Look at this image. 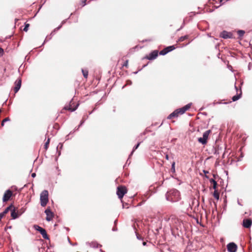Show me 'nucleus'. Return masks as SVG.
Listing matches in <instances>:
<instances>
[{
  "mask_svg": "<svg viewBox=\"0 0 252 252\" xmlns=\"http://www.w3.org/2000/svg\"><path fill=\"white\" fill-rule=\"evenodd\" d=\"M166 199L172 202L178 201L181 199L179 191L176 189H172L167 191L166 194Z\"/></svg>",
  "mask_w": 252,
  "mask_h": 252,
  "instance_id": "f257e3e1",
  "label": "nucleus"
},
{
  "mask_svg": "<svg viewBox=\"0 0 252 252\" xmlns=\"http://www.w3.org/2000/svg\"><path fill=\"white\" fill-rule=\"evenodd\" d=\"M190 106L191 104L189 103L183 107L182 108L175 110L167 117V119H170L172 118H177L179 116V115L183 114L186 111L190 108Z\"/></svg>",
  "mask_w": 252,
  "mask_h": 252,
  "instance_id": "f03ea898",
  "label": "nucleus"
},
{
  "mask_svg": "<svg viewBox=\"0 0 252 252\" xmlns=\"http://www.w3.org/2000/svg\"><path fill=\"white\" fill-rule=\"evenodd\" d=\"M40 201L41 206L44 207L48 202V191L47 190H44L40 194Z\"/></svg>",
  "mask_w": 252,
  "mask_h": 252,
  "instance_id": "7ed1b4c3",
  "label": "nucleus"
},
{
  "mask_svg": "<svg viewBox=\"0 0 252 252\" xmlns=\"http://www.w3.org/2000/svg\"><path fill=\"white\" fill-rule=\"evenodd\" d=\"M127 192L126 188L124 186H119L117 188V194L118 197L122 199Z\"/></svg>",
  "mask_w": 252,
  "mask_h": 252,
  "instance_id": "20e7f679",
  "label": "nucleus"
},
{
  "mask_svg": "<svg viewBox=\"0 0 252 252\" xmlns=\"http://www.w3.org/2000/svg\"><path fill=\"white\" fill-rule=\"evenodd\" d=\"M210 132V130H208L205 131L203 134V137H200L198 139V142L203 145L206 144L207 142V139Z\"/></svg>",
  "mask_w": 252,
  "mask_h": 252,
  "instance_id": "39448f33",
  "label": "nucleus"
},
{
  "mask_svg": "<svg viewBox=\"0 0 252 252\" xmlns=\"http://www.w3.org/2000/svg\"><path fill=\"white\" fill-rule=\"evenodd\" d=\"M33 227L36 230L39 231L40 233V234L42 236V237L44 239H47V240H48L49 239L45 229L42 228L41 227H40L37 225H34L33 226Z\"/></svg>",
  "mask_w": 252,
  "mask_h": 252,
  "instance_id": "423d86ee",
  "label": "nucleus"
},
{
  "mask_svg": "<svg viewBox=\"0 0 252 252\" xmlns=\"http://www.w3.org/2000/svg\"><path fill=\"white\" fill-rule=\"evenodd\" d=\"M227 249L229 252H236L237 250V246L233 242L227 244Z\"/></svg>",
  "mask_w": 252,
  "mask_h": 252,
  "instance_id": "0eeeda50",
  "label": "nucleus"
},
{
  "mask_svg": "<svg viewBox=\"0 0 252 252\" xmlns=\"http://www.w3.org/2000/svg\"><path fill=\"white\" fill-rule=\"evenodd\" d=\"M175 49L174 46H169L167 47L166 48H164L162 50L160 51L159 52V55H165L166 54H167L168 52L172 51V50H174Z\"/></svg>",
  "mask_w": 252,
  "mask_h": 252,
  "instance_id": "6e6552de",
  "label": "nucleus"
},
{
  "mask_svg": "<svg viewBox=\"0 0 252 252\" xmlns=\"http://www.w3.org/2000/svg\"><path fill=\"white\" fill-rule=\"evenodd\" d=\"M220 36L224 39L232 38V34L226 31H223L220 33Z\"/></svg>",
  "mask_w": 252,
  "mask_h": 252,
  "instance_id": "1a4fd4ad",
  "label": "nucleus"
},
{
  "mask_svg": "<svg viewBox=\"0 0 252 252\" xmlns=\"http://www.w3.org/2000/svg\"><path fill=\"white\" fill-rule=\"evenodd\" d=\"M158 56V51L157 50H154L149 54V56L146 58L149 60H153L155 59Z\"/></svg>",
  "mask_w": 252,
  "mask_h": 252,
  "instance_id": "9d476101",
  "label": "nucleus"
},
{
  "mask_svg": "<svg viewBox=\"0 0 252 252\" xmlns=\"http://www.w3.org/2000/svg\"><path fill=\"white\" fill-rule=\"evenodd\" d=\"M21 79H18L15 82V87L14 88V91L15 93H16L18 92V91L20 90L21 86Z\"/></svg>",
  "mask_w": 252,
  "mask_h": 252,
  "instance_id": "9b49d317",
  "label": "nucleus"
},
{
  "mask_svg": "<svg viewBox=\"0 0 252 252\" xmlns=\"http://www.w3.org/2000/svg\"><path fill=\"white\" fill-rule=\"evenodd\" d=\"M12 194V192L10 190H9V189L7 190L5 192V193L3 195V199H2L3 201L4 202L8 201L9 199V198H10V197L11 196Z\"/></svg>",
  "mask_w": 252,
  "mask_h": 252,
  "instance_id": "f8f14e48",
  "label": "nucleus"
},
{
  "mask_svg": "<svg viewBox=\"0 0 252 252\" xmlns=\"http://www.w3.org/2000/svg\"><path fill=\"white\" fill-rule=\"evenodd\" d=\"M45 213L46 215V220L47 221H50L53 217V214L50 209H47L45 211Z\"/></svg>",
  "mask_w": 252,
  "mask_h": 252,
  "instance_id": "ddd939ff",
  "label": "nucleus"
},
{
  "mask_svg": "<svg viewBox=\"0 0 252 252\" xmlns=\"http://www.w3.org/2000/svg\"><path fill=\"white\" fill-rule=\"evenodd\" d=\"M252 223V221L250 219H245L243 220V225L245 228H250Z\"/></svg>",
  "mask_w": 252,
  "mask_h": 252,
  "instance_id": "4468645a",
  "label": "nucleus"
},
{
  "mask_svg": "<svg viewBox=\"0 0 252 252\" xmlns=\"http://www.w3.org/2000/svg\"><path fill=\"white\" fill-rule=\"evenodd\" d=\"M11 216L13 219H16L18 218L19 215L17 213H16L15 211V208L13 207L12 210H11Z\"/></svg>",
  "mask_w": 252,
  "mask_h": 252,
  "instance_id": "2eb2a0df",
  "label": "nucleus"
},
{
  "mask_svg": "<svg viewBox=\"0 0 252 252\" xmlns=\"http://www.w3.org/2000/svg\"><path fill=\"white\" fill-rule=\"evenodd\" d=\"M13 206L12 205H10L8 207H7V208H6L5 209V210H4L3 212H2V213H0L3 216H4L6 213H7L9 211L12 210V209L13 208Z\"/></svg>",
  "mask_w": 252,
  "mask_h": 252,
  "instance_id": "dca6fc26",
  "label": "nucleus"
},
{
  "mask_svg": "<svg viewBox=\"0 0 252 252\" xmlns=\"http://www.w3.org/2000/svg\"><path fill=\"white\" fill-rule=\"evenodd\" d=\"M241 94H242V92L241 91L240 93L239 94H237V95L233 96L232 98L233 101H235L238 100L241 97Z\"/></svg>",
  "mask_w": 252,
  "mask_h": 252,
  "instance_id": "f3484780",
  "label": "nucleus"
},
{
  "mask_svg": "<svg viewBox=\"0 0 252 252\" xmlns=\"http://www.w3.org/2000/svg\"><path fill=\"white\" fill-rule=\"evenodd\" d=\"M209 181L211 183H212V184H213V188L214 189H216L217 186V182L213 179H210Z\"/></svg>",
  "mask_w": 252,
  "mask_h": 252,
  "instance_id": "a211bd4d",
  "label": "nucleus"
},
{
  "mask_svg": "<svg viewBox=\"0 0 252 252\" xmlns=\"http://www.w3.org/2000/svg\"><path fill=\"white\" fill-rule=\"evenodd\" d=\"M214 197L217 199L219 200L220 197L219 193L217 192V190H215L213 193Z\"/></svg>",
  "mask_w": 252,
  "mask_h": 252,
  "instance_id": "6ab92c4d",
  "label": "nucleus"
},
{
  "mask_svg": "<svg viewBox=\"0 0 252 252\" xmlns=\"http://www.w3.org/2000/svg\"><path fill=\"white\" fill-rule=\"evenodd\" d=\"M82 72L83 76L85 78H87L88 77V71L87 70L82 69Z\"/></svg>",
  "mask_w": 252,
  "mask_h": 252,
  "instance_id": "aec40b11",
  "label": "nucleus"
},
{
  "mask_svg": "<svg viewBox=\"0 0 252 252\" xmlns=\"http://www.w3.org/2000/svg\"><path fill=\"white\" fill-rule=\"evenodd\" d=\"M78 104H77L76 107L74 108H70V107H65L64 108L65 109H68V110H70L71 112H73V111H74L78 107Z\"/></svg>",
  "mask_w": 252,
  "mask_h": 252,
  "instance_id": "412c9836",
  "label": "nucleus"
},
{
  "mask_svg": "<svg viewBox=\"0 0 252 252\" xmlns=\"http://www.w3.org/2000/svg\"><path fill=\"white\" fill-rule=\"evenodd\" d=\"M49 142H50V138H48L47 141L45 142V145H44V148L46 150H47L48 148V146H49Z\"/></svg>",
  "mask_w": 252,
  "mask_h": 252,
  "instance_id": "4be33fe9",
  "label": "nucleus"
},
{
  "mask_svg": "<svg viewBox=\"0 0 252 252\" xmlns=\"http://www.w3.org/2000/svg\"><path fill=\"white\" fill-rule=\"evenodd\" d=\"M245 32V31H243V30H239L238 31V34L239 36L240 37L243 36L244 35Z\"/></svg>",
  "mask_w": 252,
  "mask_h": 252,
  "instance_id": "5701e85b",
  "label": "nucleus"
},
{
  "mask_svg": "<svg viewBox=\"0 0 252 252\" xmlns=\"http://www.w3.org/2000/svg\"><path fill=\"white\" fill-rule=\"evenodd\" d=\"M141 142H139L137 143V144L136 145H135L133 148V150H132V151L131 152V154H130V155H131L134 152V151L137 149L138 148V147L139 146Z\"/></svg>",
  "mask_w": 252,
  "mask_h": 252,
  "instance_id": "b1692460",
  "label": "nucleus"
},
{
  "mask_svg": "<svg viewBox=\"0 0 252 252\" xmlns=\"http://www.w3.org/2000/svg\"><path fill=\"white\" fill-rule=\"evenodd\" d=\"M10 121V119L9 118H5L2 121V123H1V126H4V123H6V122H7V121Z\"/></svg>",
  "mask_w": 252,
  "mask_h": 252,
  "instance_id": "393cba45",
  "label": "nucleus"
},
{
  "mask_svg": "<svg viewBox=\"0 0 252 252\" xmlns=\"http://www.w3.org/2000/svg\"><path fill=\"white\" fill-rule=\"evenodd\" d=\"M187 37H188V36H187V35L181 36L179 39V40L180 41H183L185 39L187 38Z\"/></svg>",
  "mask_w": 252,
  "mask_h": 252,
  "instance_id": "a878e982",
  "label": "nucleus"
},
{
  "mask_svg": "<svg viewBox=\"0 0 252 252\" xmlns=\"http://www.w3.org/2000/svg\"><path fill=\"white\" fill-rule=\"evenodd\" d=\"M171 169H172V170L173 171V172H175V162H173L172 163V165H171Z\"/></svg>",
  "mask_w": 252,
  "mask_h": 252,
  "instance_id": "bb28decb",
  "label": "nucleus"
},
{
  "mask_svg": "<svg viewBox=\"0 0 252 252\" xmlns=\"http://www.w3.org/2000/svg\"><path fill=\"white\" fill-rule=\"evenodd\" d=\"M90 246L92 247L95 248L98 247V244L96 242H92Z\"/></svg>",
  "mask_w": 252,
  "mask_h": 252,
  "instance_id": "cd10ccee",
  "label": "nucleus"
},
{
  "mask_svg": "<svg viewBox=\"0 0 252 252\" xmlns=\"http://www.w3.org/2000/svg\"><path fill=\"white\" fill-rule=\"evenodd\" d=\"M29 27V24H26L25 26V28H24V31L25 32H27L28 31V28Z\"/></svg>",
  "mask_w": 252,
  "mask_h": 252,
  "instance_id": "c85d7f7f",
  "label": "nucleus"
},
{
  "mask_svg": "<svg viewBox=\"0 0 252 252\" xmlns=\"http://www.w3.org/2000/svg\"><path fill=\"white\" fill-rule=\"evenodd\" d=\"M84 122H85V120H83L81 121L80 124L78 126V127L77 128V129H78L79 128V127L81 126L84 124Z\"/></svg>",
  "mask_w": 252,
  "mask_h": 252,
  "instance_id": "c756f323",
  "label": "nucleus"
},
{
  "mask_svg": "<svg viewBox=\"0 0 252 252\" xmlns=\"http://www.w3.org/2000/svg\"><path fill=\"white\" fill-rule=\"evenodd\" d=\"M203 172L204 173V174H205V177L206 178H209V177L206 175L207 174L209 173V172L208 171H206V170H203Z\"/></svg>",
  "mask_w": 252,
  "mask_h": 252,
  "instance_id": "7c9ffc66",
  "label": "nucleus"
},
{
  "mask_svg": "<svg viewBox=\"0 0 252 252\" xmlns=\"http://www.w3.org/2000/svg\"><path fill=\"white\" fill-rule=\"evenodd\" d=\"M128 65V61L126 60L125 63H124L123 66L127 67Z\"/></svg>",
  "mask_w": 252,
  "mask_h": 252,
  "instance_id": "2f4dec72",
  "label": "nucleus"
},
{
  "mask_svg": "<svg viewBox=\"0 0 252 252\" xmlns=\"http://www.w3.org/2000/svg\"><path fill=\"white\" fill-rule=\"evenodd\" d=\"M61 27H62V25L59 26L58 27H57V28H56L55 29L54 31L59 30Z\"/></svg>",
  "mask_w": 252,
  "mask_h": 252,
  "instance_id": "473e14b6",
  "label": "nucleus"
},
{
  "mask_svg": "<svg viewBox=\"0 0 252 252\" xmlns=\"http://www.w3.org/2000/svg\"><path fill=\"white\" fill-rule=\"evenodd\" d=\"M31 176L32 178H34L36 176V174L35 173H33L32 174Z\"/></svg>",
  "mask_w": 252,
  "mask_h": 252,
  "instance_id": "72a5a7b5",
  "label": "nucleus"
},
{
  "mask_svg": "<svg viewBox=\"0 0 252 252\" xmlns=\"http://www.w3.org/2000/svg\"><path fill=\"white\" fill-rule=\"evenodd\" d=\"M87 1V0H83L82 1V3L83 4V6L85 5H86V1Z\"/></svg>",
  "mask_w": 252,
  "mask_h": 252,
  "instance_id": "f704fd0d",
  "label": "nucleus"
},
{
  "mask_svg": "<svg viewBox=\"0 0 252 252\" xmlns=\"http://www.w3.org/2000/svg\"><path fill=\"white\" fill-rule=\"evenodd\" d=\"M165 158L167 160H168L169 159V157H168V155L167 154H166L165 155Z\"/></svg>",
  "mask_w": 252,
  "mask_h": 252,
  "instance_id": "c9c22d12",
  "label": "nucleus"
},
{
  "mask_svg": "<svg viewBox=\"0 0 252 252\" xmlns=\"http://www.w3.org/2000/svg\"><path fill=\"white\" fill-rule=\"evenodd\" d=\"M237 203L238 204L240 205V206H242V205L240 203V202H239V200H238L237 201Z\"/></svg>",
  "mask_w": 252,
  "mask_h": 252,
  "instance_id": "e433bc0d",
  "label": "nucleus"
},
{
  "mask_svg": "<svg viewBox=\"0 0 252 252\" xmlns=\"http://www.w3.org/2000/svg\"><path fill=\"white\" fill-rule=\"evenodd\" d=\"M136 236L138 239H141V238L138 235H136Z\"/></svg>",
  "mask_w": 252,
  "mask_h": 252,
  "instance_id": "4c0bfd02",
  "label": "nucleus"
},
{
  "mask_svg": "<svg viewBox=\"0 0 252 252\" xmlns=\"http://www.w3.org/2000/svg\"><path fill=\"white\" fill-rule=\"evenodd\" d=\"M127 84H131V81H127Z\"/></svg>",
  "mask_w": 252,
  "mask_h": 252,
  "instance_id": "58836bf2",
  "label": "nucleus"
},
{
  "mask_svg": "<svg viewBox=\"0 0 252 252\" xmlns=\"http://www.w3.org/2000/svg\"><path fill=\"white\" fill-rule=\"evenodd\" d=\"M3 52V50L0 47V53Z\"/></svg>",
  "mask_w": 252,
  "mask_h": 252,
  "instance_id": "ea45409f",
  "label": "nucleus"
},
{
  "mask_svg": "<svg viewBox=\"0 0 252 252\" xmlns=\"http://www.w3.org/2000/svg\"><path fill=\"white\" fill-rule=\"evenodd\" d=\"M143 245L144 246H145L146 245V242H143Z\"/></svg>",
  "mask_w": 252,
  "mask_h": 252,
  "instance_id": "a19ab883",
  "label": "nucleus"
},
{
  "mask_svg": "<svg viewBox=\"0 0 252 252\" xmlns=\"http://www.w3.org/2000/svg\"><path fill=\"white\" fill-rule=\"evenodd\" d=\"M113 231H116V228H113Z\"/></svg>",
  "mask_w": 252,
  "mask_h": 252,
  "instance_id": "79ce46f5",
  "label": "nucleus"
},
{
  "mask_svg": "<svg viewBox=\"0 0 252 252\" xmlns=\"http://www.w3.org/2000/svg\"><path fill=\"white\" fill-rule=\"evenodd\" d=\"M235 88L236 90H237V88L236 87V86H235Z\"/></svg>",
  "mask_w": 252,
  "mask_h": 252,
  "instance_id": "37998d69",
  "label": "nucleus"
}]
</instances>
